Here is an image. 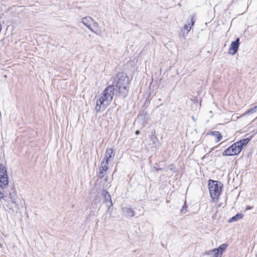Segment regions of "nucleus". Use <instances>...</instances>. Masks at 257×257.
Segmentation results:
<instances>
[{
  "instance_id": "nucleus-1",
  "label": "nucleus",
  "mask_w": 257,
  "mask_h": 257,
  "mask_svg": "<svg viewBox=\"0 0 257 257\" xmlns=\"http://www.w3.org/2000/svg\"><path fill=\"white\" fill-rule=\"evenodd\" d=\"M9 184V177L5 166L0 164V200L2 199V204L4 207L13 210L10 201L4 195V188Z\"/></svg>"
},
{
  "instance_id": "nucleus-2",
  "label": "nucleus",
  "mask_w": 257,
  "mask_h": 257,
  "mask_svg": "<svg viewBox=\"0 0 257 257\" xmlns=\"http://www.w3.org/2000/svg\"><path fill=\"white\" fill-rule=\"evenodd\" d=\"M113 93L108 89H105L103 93L98 96L96 100L95 109L96 111H101L105 109L112 101Z\"/></svg>"
},
{
  "instance_id": "nucleus-3",
  "label": "nucleus",
  "mask_w": 257,
  "mask_h": 257,
  "mask_svg": "<svg viewBox=\"0 0 257 257\" xmlns=\"http://www.w3.org/2000/svg\"><path fill=\"white\" fill-rule=\"evenodd\" d=\"M249 141V139H244L234 143L223 151L222 155L224 156H231L239 154L243 147L246 145Z\"/></svg>"
},
{
  "instance_id": "nucleus-4",
  "label": "nucleus",
  "mask_w": 257,
  "mask_h": 257,
  "mask_svg": "<svg viewBox=\"0 0 257 257\" xmlns=\"http://www.w3.org/2000/svg\"><path fill=\"white\" fill-rule=\"evenodd\" d=\"M208 186L212 201L214 202H217L222 192V184L219 182L210 180Z\"/></svg>"
},
{
  "instance_id": "nucleus-5",
  "label": "nucleus",
  "mask_w": 257,
  "mask_h": 257,
  "mask_svg": "<svg viewBox=\"0 0 257 257\" xmlns=\"http://www.w3.org/2000/svg\"><path fill=\"white\" fill-rule=\"evenodd\" d=\"M114 156L113 149L112 148H107L105 152L104 161L101 163L99 175L102 178L104 176V172H106L108 169L107 165L113 160Z\"/></svg>"
},
{
  "instance_id": "nucleus-6",
  "label": "nucleus",
  "mask_w": 257,
  "mask_h": 257,
  "mask_svg": "<svg viewBox=\"0 0 257 257\" xmlns=\"http://www.w3.org/2000/svg\"><path fill=\"white\" fill-rule=\"evenodd\" d=\"M116 85L119 90L125 89L128 86L129 78L126 74L123 72L117 74L115 78Z\"/></svg>"
},
{
  "instance_id": "nucleus-7",
  "label": "nucleus",
  "mask_w": 257,
  "mask_h": 257,
  "mask_svg": "<svg viewBox=\"0 0 257 257\" xmlns=\"http://www.w3.org/2000/svg\"><path fill=\"white\" fill-rule=\"evenodd\" d=\"M227 246V244H222L217 248L205 251V254L209 257H222V254L226 249Z\"/></svg>"
},
{
  "instance_id": "nucleus-8",
  "label": "nucleus",
  "mask_w": 257,
  "mask_h": 257,
  "mask_svg": "<svg viewBox=\"0 0 257 257\" xmlns=\"http://www.w3.org/2000/svg\"><path fill=\"white\" fill-rule=\"evenodd\" d=\"M239 45V38H237L235 41L232 42L229 48V53L232 55H234L238 49Z\"/></svg>"
},
{
  "instance_id": "nucleus-9",
  "label": "nucleus",
  "mask_w": 257,
  "mask_h": 257,
  "mask_svg": "<svg viewBox=\"0 0 257 257\" xmlns=\"http://www.w3.org/2000/svg\"><path fill=\"white\" fill-rule=\"evenodd\" d=\"M93 22V20L90 17H85L82 18L81 23L86 26L90 31L97 34L91 28V24Z\"/></svg>"
},
{
  "instance_id": "nucleus-10",
  "label": "nucleus",
  "mask_w": 257,
  "mask_h": 257,
  "mask_svg": "<svg viewBox=\"0 0 257 257\" xmlns=\"http://www.w3.org/2000/svg\"><path fill=\"white\" fill-rule=\"evenodd\" d=\"M195 23V19L194 17H192L191 18V22L186 24L184 26L183 31V36L185 37L189 33V32L191 29L192 26L194 25Z\"/></svg>"
},
{
  "instance_id": "nucleus-11",
  "label": "nucleus",
  "mask_w": 257,
  "mask_h": 257,
  "mask_svg": "<svg viewBox=\"0 0 257 257\" xmlns=\"http://www.w3.org/2000/svg\"><path fill=\"white\" fill-rule=\"evenodd\" d=\"M211 136L212 137V139L214 140L216 143L220 141L222 138L221 135L218 132L212 133L211 135Z\"/></svg>"
},
{
  "instance_id": "nucleus-12",
  "label": "nucleus",
  "mask_w": 257,
  "mask_h": 257,
  "mask_svg": "<svg viewBox=\"0 0 257 257\" xmlns=\"http://www.w3.org/2000/svg\"><path fill=\"white\" fill-rule=\"evenodd\" d=\"M242 217V215L241 214H237L235 216L232 217L230 218L229 222L235 221L238 219H240Z\"/></svg>"
},
{
  "instance_id": "nucleus-13",
  "label": "nucleus",
  "mask_w": 257,
  "mask_h": 257,
  "mask_svg": "<svg viewBox=\"0 0 257 257\" xmlns=\"http://www.w3.org/2000/svg\"><path fill=\"white\" fill-rule=\"evenodd\" d=\"M256 108H257V106H255L253 108L250 109L248 110V111H246L242 115H245L248 114L249 113H253V112H255Z\"/></svg>"
},
{
  "instance_id": "nucleus-14",
  "label": "nucleus",
  "mask_w": 257,
  "mask_h": 257,
  "mask_svg": "<svg viewBox=\"0 0 257 257\" xmlns=\"http://www.w3.org/2000/svg\"><path fill=\"white\" fill-rule=\"evenodd\" d=\"M181 213H185L186 212V207H185V206H184L182 208V209L181 210Z\"/></svg>"
},
{
  "instance_id": "nucleus-15",
  "label": "nucleus",
  "mask_w": 257,
  "mask_h": 257,
  "mask_svg": "<svg viewBox=\"0 0 257 257\" xmlns=\"http://www.w3.org/2000/svg\"><path fill=\"white\" fill-rule=\"evenodd\" d=\"M253 208L252 206H246V210H249V209H251Z\"/></svg>"
},
{
  "instance_id": "nucleus-16",
  "label": "nucleus",
  "mask_w": 257,
  "mask_h": 257,
  "mask_svg": "<svg viewBox=\"0 0 257 257\" xmlns=\"http://www.w3.org/2000/svg\"><path fill=\"white\" fill-rule=\"evenodd\" d=\"M139 134H140V132H139V131H137L136 132V135H139Z\"/></svg>"
}]
</instances>
